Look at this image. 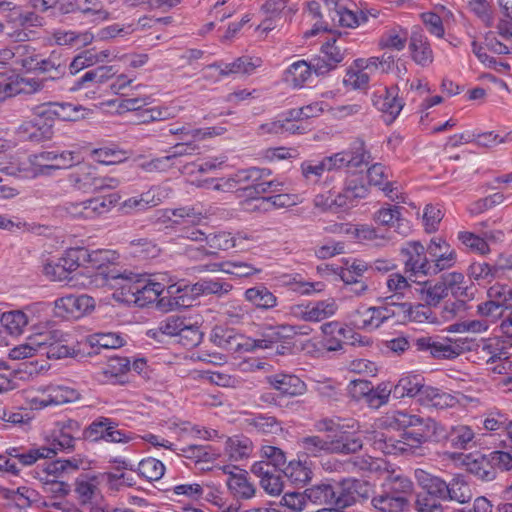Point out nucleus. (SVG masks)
I'll use <instances>...</instances> for the list:
<instances>
[{"instance_id": "32", "label": "nucleus", "mask_w": 512, "mask_h": 512, "mask_svg": "<svg viewBox=\"0 0 512 512\" xmlns=\"http://www.w3.org/2000/svg\"><path fill=\"white\" fill-rule=\"evenodd\" d=\"M368 194V188L363 183L362 177L357 174L350 175L343 189V192L338 194L337 203L339 207L353 206L354 203Z\"/></svg>"}, {"instance_id": "16", "label": "nucleus", "mask_w": 512, "mask_h": 512, "mask_svg": "<svg viewBox=\"0 0 512 512\" xmlns=\"http://www.w3.org/2000/svg\"><path fill=\"white\" fill-rule=\"evenodd\" d=\"M89 110L82 105L72 103H45L36 107V115L53 124L55 118L63 121H78L85 118Z\"/></svg>"}, {"instance_id": "22", "label": "nucleus", "mask_w": 512, "mask_h": 512, "mask_svg": "<svg viewBox=\"0 0 512 512\" xmlns=\"http://www.w3.org/2000/svg\"><path fill=\"white\" fill-rule=\"evenodd\" d=\"M140 275L132 272H123L115 268L112 275V286L111 291L113 299L117 302L133 303L135 300V294L137 293V284Z\"/></svg>"}, {"instance_id": "59", "label": "nucleus", "mask_w": 512, "mask_h": 512, "mask_svg": "<svg viewBox=\"0 0 512 512\" xmlns=\"http://www.w3.org/2000/svg\"><path fill=\"white\" fill-rule=\"evenodd\" d=\"M37 475L43 484H49L51 482H55L56 480L64 479L66 476H68V473L64 466L63 460L58 459L45 463L44 466L37 471Z\"/></svg>"}, {"instance_id": "42", "label": "nucleus", "mask_w": 512, "mask_h": 512, "mask_svg": "<svg viewBox=\"0 0 512 512\" xmlns=\"http://www.w3.org/2000/svg\"><path fill=\"white\" fill-rule=\"evenodd\" d=\"M119 256L114 250L85 248L86 267L97 271H107L110 265L115 264Z\"/></svg>"}, {"instance_id": "13", "label": "nucleus", "mask_w": 512, "mask_h": 512, "mask_svg": "<svg viewBox=\"0 0 512 512\" xmlns=\"http://www.w3.org/2000/svg\"><path fill=\"white\" fill-rule=\"evenodd\" d=\"M36 166L40 175H52L54 171L67 169L80 162L74 151H42L35 154Z\"/></svg>"}, {"instance_id": "50", "label": "nucleus", "mask_w": 512, "mask_h": 512, "mask_svg": "<svg viewBox=\"0 0 512 512\" xmlns=\"http://www.w3.org/2000/svg\"><path fill=\"white\" fill-rule=\"evenodd\" d=\"M77 11L89 17L94 22H105L111 19V14L105 9L101 0H75Z\"/></svg>"}, {"instance_id": "10", "label": "nucleus", "mask_w": 512, "mask_h": 512, "mask_svg": "<svg viewBox=\"0 0 512 512\" xmlns=\"http://www.w3.org/2000/svg\"><path fill=\"white\" fill-rule=\"evenodd\" d=\"M71 186L81 192H94L103 189H113L119 184V181L111 177H97L95 169L88 165H79L69 174Z\"/></svg>"}, {"instance_id": "55", "label": "nucleus", "mask_w": 512, "mask_h": 512, "mask_svg": "<svg viewBox=\"0 0 512 512\" xmlns=\"http://www.w3.org/2000/svg\"><path fill=\"white\" fill-rule=\"evenodd\" d=\"M462 463L466 469L482 480H490L493 473L488 469V461L480 454L463 455Z\"/></svg>"}, {"instance_id": "34", "label": "nucleus", "mask_w": 512, "mask_h": 512, "mask_svg": "<svg viewBox=\"0 0 512 512\" xmlns=\"http://www.w3.org/2000/svg\"><path fill=\"white\" fill-rule=\"evenodd\" d=\"M327 172L336 171L345 167H358L365 161L362 151L347 149L323 158Z\"/></svg>"}, {"instance_id": "58", "label": "nucleus", "mask_w": 512, "mask_h": 512, "mask_svg": "<svg viewBox=\"0 0 512 512\" xmlns=\"http://www.w3.org/2000/svg\"><path fill=\"white\" fill-rule=\"evenodd\" d=\"M340 232L345 234L347 237L352 239L357 243H365L372 241L377 238V231L374 227L361 224V225H353V224H345L341 225Z\"/></svg>"}, {"instance_id": "62", "label": "nucleus", "mask_w": 512, "mask_h": 512, "mask_svg": "<svg viewBox=\"0 0 512 512\" xmlns=\"http://www.w3.org/2000/svg\"><path fill=\"white\" fill-rule=\"evenodd\" d=\"M338 305L334 299L310 302L311 322H320L336 314Z\"/></svg>"}, {"instance_id": "14", "label": "nucleus", "mask_w": 512, "mask_h": 512, "mask_svg": "<svg viewBox=\"0 0 512 512\" xmlns=\"http://www.w3.org/2000/svg\"><path fill=\"white\" fill-rule=\"evenodd\" d=\"M398 87H384L375 90L371 95L373 106L382 113L387 123L393 122L401 113L404 102L398 96Z\"/></svg>"}, {"instance_id": "27", "label": "nucleus", "mask_w": 512, "mask_h": 512, "mask_svg": "<svg viewBox=\"0 0 512 512\" xmlns=\"http://www.w3.org/2000/svg\"><path fill=\"white\" fill-rule=\"evenodd\" d=\"M183 286L185 287V290L182 291L180 295L184 296L188 306L190 305V299L188 298L189 294L192 296L209 294L223 296L228 294L233 289V286L230 283L218 279H202L193 285H186L183 282Z\"/></svg>"}, {"instance_id": "53", "label": "nucleus", "mask_w": 512, "mask_h": 512, "mask_svg": "<svg viewBox=\"0 0 512 512\" xmlns=\"http://www.w3.org/2000/svg\"><path fill=\"white\" fill-rule=\"evenodd\" d=\"M226 132L225 127L217 126V127H208V128H198V129H189L187 127H180L177 129H170L171 134H180L181 140L187 141H201L206 138H211L214 136H220Z\"/></svg>"}, {"instance_id": "20", "label": "nucleus", "mask_w": 512, "mask_h": 512, "mask_svg": "<svg viewBox=\"0 0 512 512\" xmlns=\"http://www.w3.org/2000/svg\"><path fill=\"white\" fill-rule=\"evenodd\" d=\"M405 267L414 274L430 275V262L425 248L420 242L412 241L401 248Z\"/></svg>"}, {"instance_id": "57", "label": "nucleus", "mask_w": 512, "mask_h": 512, "mask_svg": "<svg viewBox=\"0 0 512 512\" xmlns=\"http://www.w3.org/2000/svg\"><path fill=\"white\" fill-rule=\"evenodd\" d=\"M115 268L107 271H97L90 276L84 277L78 284L84 289L111 291L112 275Z\"/></svg>"}, {"instance_id": "23", "label": "nucleus", "mask_w": 512, "mask_h": 512, "mask_svg": "<svg viewBox=\"0 0 512 512\" xmlns=\"http://www.w3.org/2000/svg\"><path fill=\"white\" fill-rule=\"evenodd\" d=\"M20 138L34 142L48 140L52 136V123L45 118L36 115V108L33 110V117L23 121L17 128Z\"/></svg>"}, {"instance_id": "48", "label": "nucleus", "mask_w": 512, "mask_h": 512, "mask_svg": "<svg viewBox=\"0 0 512 512\" xmlns=\"http://www.w3.org/2000/svg\"><path fill=\"white\" fill-rule=\"evenodd\" d=\"M229 474L227 486L236 498L249 499L254 496L255 488L253 484L249 482L245 471L240 470L237 473L229 472Z\"/></svg>"}, {"instance_id": "46", "label": "nucleus", "mask_w": 512, "mask_h": 512, "mask_svg": "<svg viewBox=\"0 0 512 512\" xmlns=\"http://www.w3.org/2000/svg\"><path fill=\"white\" fill-rule=\"evenodd\" d=\"M312 70L309 62L298 60L292 63L284 72V80L294 88H301L310 79Z\"/></svg>"}, {"instance_id": "21", "label": "nucleus", "mask_w": 512, "mask_h": 512, "mask_svg": "<svg viewBox=\"0 0 512 512\" xmlns=\"http://www.w3.org/2000/svg\"><path fill=\"white\" fill-rule=\"evenodd\" d=\"M426 348L434 358L452 360L470 350V341L462 337L429 340Z\"/></svg>"}, {"instance_id": "44", "label": "nucleus", "mask_w": 512, "mask_h": 512, "mask_svg": "<svg viewBox=\"0 0 512 512\" xmlns=\"http://www.w3.org/2000/svg\"><path fill=\"white\" fill-rule=\"evenodd\" d=\"M253 451V444L248 437L235 435L227 438L225 452L232 461L248 458Z\"/></svg>"}, {"instance_id": "61", "label": "nucleus", "mask_w": 512, "mask_h": 512, "mask_svg": "<svg viewBox=\"0 0 512 512\" xmlns=\"http://www.w3.org/2000/svg\"><path fill=\"white\" fill-rule=\"evenodd\" d=\"M91 347H101L105 349H117L125 344L124 337L116 332L97 333L87 338Z\"/></svg>"}, {"instance_id": "60", "label": "nucleus", "mask_w": 512, "mask_h": 512, "mask_svg": "<svg viewBox=\"0 0 512 512\" xmlns=\"http://www.w3.org/2000/svg\"><path fill=\"white\" fill-rule=\"evenodd\" d=\"M137 472L148 481H157L163 477L165 466L160 460L148 457L139 462Z\"/></svg>"}, {"instance_id": "19", "label": "nucleus", "mask_w": 512, "mask_h": 512, "mask_svg": "<svg viewBox=\"0 0 512 512\" xmlns=\"http://www.w3.org/2000/svg\"><path fill=\"white\" fill-rule=\"evenodd\" d=\"M305 496L314 504L344 507L348 500L339 484L321 483L305 490Z\"/></svg>"}, {"instance_id": "45", "label": "nucleus", "mask_w": 512, "mask_h": 512, "mask_svg": "<svg viewBox=\"0 0 512 512\" xmlns=\"http://www.w3.org/2000/svg\"><path fill=\"white\" fill-rule=\"evenodd\" d=\"M244 298L259 309H272L277 306V297L265 286L259 285L248 288Z\"/></svg>"}, {"instance_id": "36", "label": "nucleus", "mask_w": 512, "mask_h": 512, "mask_svg": "<svg viewBox=\"0 0 512 512\" xmlns=\"http://www.w3.org/2000/svg\"><path fill=\"white\" fill-rule=\"evenodd\" d=\"M302 118H294L290 115V110L279 116L276 120L261 126L265 132L274 134H302L307 130L300 121Z\"/></svg>"}, {"instance_id": "39", "label": "nucleus", "mask_w": 512, "mask_h": 512, "mask_svg": "<svg viewBox=\"0 0 512 512\" xmlns=\"http://www.w3.org/2000/svg\"><path fill=\"white\" fill-rule=\"evenodd\" d=\"M409 34L406 28L393 25L387 27L381 34L378 40V46L381 49H388L392 51H402L408 40Z\"/></svg>"}, {"instance_id": "43", "label": "nucleus", "mask_w": 512, "mask_h": 512, "mask_svg": "<svg viewBox=\"0 0 512 512\" xmlns=\"http://www.w3.org/2000/svg\"><path fill=\"white\" fill-rule=\"evenodd\" d=\"M30 309L24 310H12L2 313L0 322L5 330L13 336H20L24 333L25 327L29 323V312Z\"/></svg>"}, {"instance_id": "40", "label": "nucleus", "mask_w": 512, "mask_h": 512, "mask_svg": "<svg viewBox=\"0 0 512 512\" xmlns=\"http://www.w3.org/2000/svg\"><path fill=\"white\" fill-rule=\"evenodd\" d=\"M210 339L216 346L223 349L240 350L245 348L247 350L250 346L248 343H244V338L237 335L233 329L222 326H216L212 330Z\"/></svg>"}, {"instance_id": "8", "label": "nucleus", "mask_w": 512, "mask_h": 512, "mask_svg": "<svg viewBox=\"0 0 512 512\" xmlns=\"http://www.w3.org/2000/svg\"><path fill=\"white\" fill-rule=\"evenodd\" d=\"M117 426L111 418L99 417L84 429L83 437L91 442L105 441L118 444H127L136 438L133 433L119 430Z\"/></svg>"}, {"instance_id": "63", "label": "nucleus", "mask_w": 512, "mask_h": 512, "mask_svg": "<svg viewBox=\"0 0 512 512\" xmlns=\"http://www.w3.org/2000/svg\"><path fill=\"white\" fill-rule=\"evenodd\" d=\"M119 200L120 196L117 193L90 198L88 205H90L93 220L108 213L118 203Z\"/></svg>"}, {"instance_id": "12", "label": "nucleus", "mask_w": 512, "mask_h": 512, "mask_svg": "<svg viewBox=\"0 0 512 512\" xmlns=\"http://www.w3.org/2000/svg\"><path fill=\"white\" fill-rule=\"evenodd\" d=\"M430 275L452 268L457 262L456 250L443 238L434 237L427 245Z\"/></svg>"}, {"instance_id": "52", "label": "nucleus", "mask_w": 512, "mask_h": 512, "mask_svg": "<svg viewBox=\"0 0 512 512\" xmlns=\"http://www.w3.org/2000/svg\"><path fill=\"white\" fill-rule=\"evenodd\" d=\"M368 270V264L360 259H343V267L340 270L341 280L348 285L359 283V278Z\"/></svg>"}, {"instance_id": "15", "label": "nucleus", "mask_w": 512, "mask_h": 512, "mask_svg": "<svg viewBox=\"0 0 512 512\" xmlns=\"http://www.w3.org/2000/svg\"><path fill=\"white\" fill-rule=\"evenodd\" d=\"M79 425L74 420H67L55 423L54 427L46 433L44 439L47 445L45 448L53 449V457L60 451L72 449L75 442V433Z\"/></svg>"}, {"instance_id": "5", "label": "nucleus", "mask_w": 512, "mask_h": 512, "mask_svg": "<svg viewBox=\"0 0 512 512\" xmlns=\"http://www.w3.org/2000/svg\"><path fill=\"white\" fill-rule=\"evenodd\" d=\"M405 306H396L395 302H383L377 306L358 308L350 315L351 324L359 330L372 332L403 312Z\"/></svg>"}, {"instance_id": "17", "label": "nucleus", "mask_w": 512, "mask_h": 512, "mask_svg": "<svg viewBox=\"0 0 512 512\" xmlns=\"http://www.w3.org/2000/svg\"><path fill=\"white\" fill-rule=\"evenodd\" d=\"M330 7L332 20L346 28H356L366 21L364 13L352 0H324Z\"/></svg>"}, {"instance_id": "31", "label": "nucleus", "mask_w": 512, "mask_h": 512, "mask_svg": "<svg viewBox=\"0 0 512 512\" xmlns=\"http://www.w3.org/2000/svg\"><path fill=\"white\" fill-rule=\"evenodd\" d=\"M262 65L260 57L242 56L231 63L213 64L207 71H217L222 76L230 74H251Z\"/></svg>"}, {"instance_id": "33", "label": "nucleus", "mask_w": 512, "mask_h": 512, "mask_svg": "<svg viewBox=\"0 0 512 512\" xmlns=\"http://www.w3.org/2000/svg\"><path fill=\"white\" fill-rule=\"evenodd\" d=\"M321 332L324 351L335 352L343 348V339L348 338L347 333L350 329L337 321H331L321 325Z\"/></svg>"}, {"instance_id": "3", "label": "nucleus", "mask_w": 512, "mask_h": 512, "mask_svg": "<svg viewBox=\"0 0 512 512\" xmlns=\"http://www.w3.org/2000/svg\"><path fill=\"white\" fill-rule=\"evenodd\" d=\"M418 426L420 428L417 432L404 433L399 440H387L383 433L377 431L370 432L366 439L375 450L384 454L420 455L422 444L431 438L443 436V430L431 418H426Z\"/></svg>"}, {"instance_id": "4", "label": "nucleus", "mask_w": 512, "mask_h": 512, "mask_svg": "<svg viewBox=\"0 0 512 512\" xmlns=\"http://www.w3.org/2000/svg\"><path fill=\"white\" fill-rule=\"evenodd\" d=\"M414 478L417 485L424 491L415 498V509L418 512H442L440 501H445L447 483L438 476L423 470L416 469Z\"/></svg>"}, {"instance_id": "47", "label": "nucleus", "mask_w": 512, "mask_h": 512, "mask_svg": "<svg viewBox=\"0 0 512 512\" xmlns=\"http://www.w3.org/2000/svg\"><path fill=\"white\" fill-rule=\"evenodd\" d=\"M271 174V170L266 168L251 167L240 170L243 190L247 191L252 189L255 193L261 194V188H263L265 178H269Z\"/></svg>"}, {"instance_id": "37", "label": "nucleus", "mask_w": 512, "mask_h": 512, "mask_svg": "<svg viewBox=\"0 0 512 512\" xmlns=\"http://www.w3.org/2000/svg\"><path fill=\"white\" fill-rule=\"evenodd\" d=\"M425 387L424 378L420 374H403L393 387V396L397 399L421 395Z\"/></svg>"}, {"instance_id": "29", "label": "nucleus", "mask_w": 512, "mask_h": 512, "mask_svg": "<svg viewBox=\"0 0 512 512\" xmlns=\"http://www.w3.org/2000/svg\"><path fill=\"white\" fill-rule=\"evenodd\" d=\"M409 51L412 60L419 66L429 67L434 61L430 41L421 31H414L409 38Z\"/></svg>"}, {"instance_id": "30", "label": "nucleus", "mask_w": 512, "mask_h": 512, "mask_svg": "<svg viewBox=\"0 0 512 512\" xmlns=\"http://www.w3.org/2000/svg\"><path fill=\"white\" fill-rule=\"evenodd\" d=\"M425 419L411 414L405 410H392L377 420L379 428L402 430L409 427H417Z\"/></svg>"}, {"instance_id": "1", "label": "nucleus", "mask_w": 512, "mask_h": 512, "mask_svg": "<svg viewBox=\"0 0 512 512\" xmlns=\"http://www.w3.org/2000/svg\"><path fill=\"white\" fill-rule=\"evenodd\" d=\"M357 465L360 469L380 475L382 492L371 501L375 509L380 512L409 511L414 484L407 476L396 472L381 458L363 457Z\"/></svg>"}, {"instance_id": "18", "label": "nucleus", "mask_w": 512, "mask_h": 512, "mask_svg": "<svg viewBox=\"0 0 512 512\" xmlns=\"http://www.w3.org/2000/svg\"><path fill=\"white\" fill-rule=\"evenodd\" d=\"M375 60L355 59L346 69L343 85L351 90L366 89L371 76L375 73Z\"/></svg>"}, {"instance_id": "24", "label": "nucleus", "mask_w": 512, "mask_h": 512, "mask_svg": "<svg viewBox=\"0 0 512 512\" xmlns=\"http://www.w3.org/2000/svg\"><path fill=\"white\" fill-rule=\"evenodd\" d=\"M312 329L309 326L278 325L268 326L264 329L263 338L254 340L251 348H268L270 344L293 335H309Z\"/></svg>"}, {"instance_id": "9", "label": "nucleus", "mask_w": 512, "mask_h": 512, "mask_svg": "<svg viewBox=\"0 0 512 512\" xmlns=\"http://www.w3.org/2000/svg\"><path fill=\"white\" fill-rule=\"evenodd\" d=\"M41 342L40 354L48 359L59 360L76 356L80 349L77 344L68 339V335L59 331L39 333Z\"/></svg>"}, {"instance_id": "26", "label": "nucleus", "mask_w": 512, "mask_h": 512, "mask_svg": "<svg viewBox=\"0 0 512 512\" xmlns=\"http://www.w3.org/2000/svg\"><path fill=\"white\" fill-rule=\"evenodd\" d=\"M158 220L162 223L191 222L194 225L200 224L207 217L203 211L194 205H187L178 208H166L157 211Z\"/></svg>"}, {"instance_id": "2", "label": "nucleus", "mask_w": 512, "mask_h": 512, "mask_svg": "<svg viewBox=\"0 0 512 512\" xmlns=\"http://www.w3.org/2000/svg\"><path fill=\"white\" fill-rule=\"evenodd\" d=\"M137 290L133 303L138 306L157 301L158 308L165 312L188 306L184 296L180 295L185 290L183 282H174L167 273L153 277L140 275Z\"/></svg>"}, {"instance_id": "28", "label": "nucleus", "mask_w": 512, "mask_h": 512, "mask_svg": "<svg viewBox=\"0 0 512 512\" xmlns=\"http://www.w3.org/2000/svg\"><path fill=\"white\" fill-rule=\"evenodd\" d=\"M268 384L281 395L295 397L306 392V384L298 376L285 373H277L267 378Z\"/></svg>"}, {"instance_id": "11", "label": "nucleus", "mask_w": 512, "mask_h": 512, "mask_svg": "<svg viewBox=\"0 0 512 512\" xmlns=\"http://www.w3.org/2000/svg\"><path fill=\"white\" fill-rule=\"evenodd\" d=\"M95 307V299L90 295H67L54 301V314L61 318L78 319L91 314Z\"/></svg>"}, {"instance_id": "7", "label": "nucleus", "mask_w": 512, "mask_h": 512, "mask_svg": "<svg viewBox=\"0 0 512 512\" xmlns=\"http://www.w3.org/2000/svg\"><path fill=\"white\" fill-rule=\"evenodd\" d=\"M78 398L76 390L62 385H47L26 391L25 400L30 409L41 410L49 406L62 405Z\"/></svg>"}, {"instance_id": "51", "label": "nucleus", "mask_w": 512, "mask_h": 512, "mask_svg": "<svg viewBox=\"0 0 512 512\" xmlns=\"http://www.w3.org/2000/svg\"><path fill=\"white\" fill-rule=\"evenodd\" d=\"M39 340V333L29 335L23 343L9 350V359L19 361L39 355L41 347Z\"/></svg>"}, {"instance_id": "56", "label": "nucleus", "mask_w": 512, "mask_h": 512, "mask_svg": "<svg viewBox=\"0 0 512 512\" xmlns=\"http://www.w3.org/2000/svg\"><path fill=\"white\" fill-rule=\"evenodd\" d=\"M182 111V107L174 103L155 106L141 112L143 122L163 121L176 117Z\"/></svg>"}, {"instance_id": "6", "label": "nucleus", "mask_w": 512, "mask_h": 512, "mask_svg": "<svg viewBox=\"0 0 512 512\" xmlns=\"http://www.w3.org/2000/svg\"><path fill=\"white\" fill-rule=\"evenodd\" d=\"M301 446L310 456L322 454H350L362 448V441L358 437L344 438L335 436L333 439H324L318 435L307 436L301 440Z\"/></svg>"}, {"instance_id": "64", "label": "nucleus", "mask_w": 512, "mask_h": 512, "mask_svg": "<svg viewBox=\"0 0 512 512\" xmlns=\"http://www.w3.org/2000/svg\"><path fill=\"white\" fill-rule=\"evenodd\" d=\"M471 493L467 484L459 479L454 478L446 485L445 501H456L466 503L471 499Z\"/></svg>"}, {"instance_id": "25", "label": "nucleus", "mask_w": 512, "mask_h": 512, "mask_svg": "<svg viewBox=\"0 0 512 512\" xmlns=\"http://www.w3.org/2000/svg\"><path fill=\"white\" fill-rule=\"evenodd\" d=\"M0 171L21 178H36L39 176L35 154L28 155L23 152L10 156L8 164L0 168Z\"/></svg>"}, {"instance_id": "54", "label": "nucleus", "mask_w": 512, "mask_h": 512, "mask_svg": "<svg viewBox=\"0 0 512 512\" xmlns=\"http://www.w3.org/2000/svg\"><path fill=\"white\" fill-rule=\"evenodd\" d=\"M283 284L289 286L294 292L302 295H311L324 290L325 285L323 282H309L304 281L299 274L284 275Z\"/></svg>"}, {"instance_id": "49", "label": "nucleus", "mask_w": 512, "mask_h": 512, "mask_svg": "<svg viewBox=\"0 0 512 512\" xmlns=\"http://www.w3.org/2000/svg\"><path fill=\"white\" fill-rule=\"evenodd\" d=\"M479 348L480 353L483 356H487V364H494L497 360L508 358L506 342L499 337L483 339Z\"/></svg>"}, {"instance_id": "41", "label": "nucleus", "mask_w": 512, "mask_h": 512, "mask_svg": "<svg viewBox=\"0 0 512 512\" xmlns=\"http://www.w3.org/2000/svg\"><path fill=\"white\" fill-rule=\"evenodd\" d=\"M419 401L427 407H434L437 409H444L447 407H453L457 403V399L444 391L432 386L424 387Z\"/></svg>"}, {"instance_id": "38", "label": "nucleus", "mask_w": 512, "mask_h": 512, "mask_svg": "<svg viewBox=\"0 0 512 512\" xmlns=\"http://www.w3.org/2000/svg\"><path fill=\"white\" fill-rule=\"evenodd\" d=\"M282 472L292 485L300 488L306 486L313 476L311 463L301 460H291Z\"/></svg>"}, {"instance_id": "35", "label": "nucleus", "mask_w": 512, "mask_h": 512, "mask_svg": "<svg viewBox=\"0 0 512 512\" xmlns=\"http://www.w3.org/2000/svg\"><path fill=\"white\" fill-rule=\"evenodd\" d=\"M452 18L453 13L444 6H437L434 11L424 12L421 14V19L427 31L437 38L444 37V22H447Z\"/></svg>"}]
</instances>
